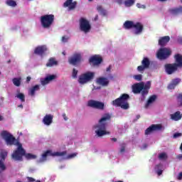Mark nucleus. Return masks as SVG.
Returning a JSON list of instances; mask_svg holds the SVG:
<instances>
[{"label":"nucleus","instance_id":"47","mask_svg":"<svg viewBox=\"0 0 182 182\" xmlns=\"http://www.w3.org/2000/svg\"><path fill=\"white\" fill-rule=\"evenodd\" d=\"M73 157H76V154H71L68 156V159H73Z\"/></svg>","mask_w":182,"mask_h":182},{"label":"nucleus","instance_id":"22","mask_svg":"<svg viewBox=\"0 0 182 182\" xmlns=\"http://www.w3.org/2000/svg\"><path fill=\"white\" fill-rule=\"evenodd\" d=\"M170 42V36H166L164 37H161L159 40V45L160 46H166L168 43Z\"/></svg>","mask_w":182,"mask_h":182},{"label":"nucleus","instance_id":"57","mask_svg":"<svg viewBox=\"0 0 182 182\" xmlns=\"http://www.w3.org/2000/svg\"><path fill=\"white\" fill-rule=\"evenodd\" d=\"M111 140H112V141H114V142L117 141V138H112Z\"/></svg>","mask_w":182,"mask_h":182},{"label":"nucleus","instance_id":"38","mask_svg":"<svg viewBox=\"0 0 182 182\" xmlns=\"http://www.w3.org/2000/svg\"><path fill=\"white\" fill-rule=\"evenodd\" d=\"M0 170H1V171H5L6 170V166L1 160H0Z\"/></svg>","mask_w":182,"mask_h":182},{"label":"nucleus","instance_id":"10","mask_svg":"<svg viewBox=\"0 0 182 182\" xmlns=\"http://www.w3.org/2000/svg\"><path fill=\"white\" fill-rule=\"evenodd\" d=\"M80 29L82 32L85 33H87L90 32V29H92V26H90V23L85 18H81L80 19Z\"/></svg>","mask_w":182,"mask_h":182},{"label":"nucleus","instance_id":"41","mask_svg":"<svg viewBox=\"0 0 182 182\" xmlns=\"http://www.w3.org/2000/svg\"><path fill=\"white\" fill-rule=\"evenodd\" d=\"M73 0H67L65 3H64V6L65 8H68V6H69V5H70V4H72Z\"/></svg>","mask_w":182,"mask_h":182},{"label":"nucleus","instance_id":"45","mask_svg":"<svg viewBox=\"0 0 182 182\" xmlns=\"http://www.w3.org/2000/svg\"><path fill=\"white\" fill-rule=\"evenodd\" d=\"M6 156H8V153L7 152L1 153V159H2V160H5V159L6 158Z\"/></svg>","mask_w":182,"mask_h":182},{"label":"nucleus","instance_id":"40","mask_svg":"<svg viewBox=\"0 0 182 182\" xmlns=\"http://www.w3.org/2000/svg\"><path fill=\"white\" fill-rule=\"evenodd\" d=\"M125 151H126V144H122L121 145V149H120L119 152H120V153H124Z\"/></svg>","mask_w":182,"mask_h":182},{"label":"nucleus","instance_id":"53","mask_svg":"<svg viewBox=\"0 0 182 182\" xmlns=\"http://www.w3.org/2000/svg\"><path fill=\"white\" fill-rule=\"evenodd\" d=\"M176 159H178V160H182V154H178V155L176 156Z\"/></svg>","mask_w":182,"mask_h":182},{"label":"nucleus","instance_id":"63","mask_svg":"<svg viewBox=\"0 0 182 182\" xmlns=\"http://www.w3.org/2000/svg\"><path fill=\"white\" fill-rule=\"evenodd\" d=\"M157 168H159L160 167V165H156V166Z\"/></svg>","mask_w":182,"mask_h":182},{"label":"nucleus","instance_id":"28","mask_svg":"<svg viewBox=\"0 0 182 182\" xmlns=\"http://www.w3.org/2000/svg\"><path fill=\"white\" fill-rule=\"evenodd\" d=\"M171 14L173 15H178V14H182V6H179L178 8L171 9L170 10Z\"/></svg>","mask_w":182,"mask_h":182},{"label":"nucleus","instance_id":"42","mask_svg":"<svg viewBox=\"0 0 182 182\" xmlns=\"http://www.w3.org/2000/svg\"><path fill=\"white\" fill-rule=\"evenodd\" d=\"M73 77L76 78L77 77V70L75 68L73 70Z\"/></svg>","mask_w":182,"mask_h":182},{"label":"nucleus","instance_id":"7","mask_svg":"<svg viewBox=\"0 0 182 182\" xmlns=\"http://www.w3.org/2000/svg\"><path fill=\"white\" fill-rule=\"evenodd\" d=\"M40 22H41V26L44 29H49L55 22V15L46 14L44 16H41L40 18Z\"/></svg>","mask_w":182,"mask_h":182},{"label":"nucleus","instance_id":"9","mask_svg":"<svg viewBox=\"0 0 182 182\" xmlns=\"http://www.w3.org/2000/svg\"><path fill=\"white\" fill-rule=\"evenodd\" d=\"M171 49L168 48H162L159 50L156 53V56L159 60H166L171 56Z\"/></svg>","mask_w":182,"mask_h":182},{"label":"nucleus","instance_id":"64","mask_svg":"<svg viewBox=\"0 0 182 182\" xmlns=\"http://www.w3.org/2000/svg\"><path fill=\"white\" fill-rule=\"evenodd\" d=\"M11 62V60H9L8 61H7V63H9Z\"/></svg>","mask_w":182,"mask_h":182},{"label":"nucleus","instance_id":"2","mask_svg":"<svg viewBox=\"0 0 182 182\" xmlns=\"http://www.w3.org/2000/svg\"><path fill=\"white\" fill-rule=\"evenodd\" d=\"M26 157L27 160H35L36 156L32 154H26V151L22 147V144H19L18 147L11 154L12 159L16 161H22L23 160V157Z\"/></svg>","mask_w":182,"mask_h":182},{"label":"nucleus","instance_id":"13","mask_svg":"<svg viewBox=\"0 0 182 182\" xmlns=\"http://www.w3.org/2000/svg\"><path fill=\"white\" fill-rule=\"evenodd\" d=\"M102 62H103V58L99 55H95L89 58V63L91 66H99Z\"/></svg>","mask_w":182,"mask_h":182},{"label":"nucleus","instance_id":"8","mask_svg":"<svg viewBox=\"0 0 182 182\" xmlns=\"http://www.w3.org/2000/svg\"><path fill=\"white\" fill-rule=\"evenodd\" d=\"M93 79H95V73L88 71L79 76L78 83L80 85H85V83H89Z\"/></svg>","mask_w":182,"mask_h":182},{"label":"nucleus","instance_id":"62","mask_svg":"<svg viewBox=\"0 0 182 182\" xmlns=\"http://www.w3.org/2000/svg\"><path fill=\"white\" fill-rule=\"evenodd\" d=\"M159 2H166L167 0H158Z\"/></svg>","mask_w":182,"mask_h":182},{"label":"nucleus","instance_id":"5","mask_svg":"<svg viewBox=\"0 0 182 182\" xmlns=\"http://www.w3.org/2000/svg\"><path fill=\"white\" fill-rule=\"evenodd\" d=\"M130 99V96L128 94H122L119 98L112 101V105L115 107H121L124 110H127L130 106L127 102Z\"/></svg>","mask_w":182,"mask_h":182},{"label":"nucleus","instance_id":"30","mask_svg":"<svg viewBox=\"0 0 182 182\" xmlns=\"http://www.w3.org/2000/svg\"><path fill=\"white\" fill-rule=\"evenodd\" d=\"M97 11H98L100 14V15H102V16H106L107 15V11L102 6H97Z\"/></svg>","mask_w":182,"mask_h":182},{"label":"nucleus","instance_id":"12","mask_svg":"<svg viewBox=\"0 0 182 182\" xmlns=\"http://www.w3.org/2000/svg\"><path fill=\"white\" fill-rule=\"evenodd\" d=\"M68 62L70 65H73V66H76L77 63H80L82 62V54L80 53H75L68 59Z\"/></svg>","mask_w":182,"mask_h":182},{"label":"nucleus","instance_id":"58","mask_svg":"<svg viewBox=\"0 0 182 182\" xmlns=\"http://www.w3.org/2000/svg\"><path fill=\"white\" fill-rule=\"evenodd\" d=\"M99 19V16L98 15H96L94 20L95 21H97Z\"/></svg>","mask_w":182,"mask_h":182},{"label":"nucleus","instance_id":"25","mask_svg":"<svg viewBox=\"0 0 182 182\" xmlns=\"http://www.w3.org/2000/svg\"><path fill=\"white\" fill-rule=\"evenodd\" d=\"M134 22L132 21H126L123 24L124 29H133Z\"/></svg>","mask_w":182,"mask_h":182},{"label":"nucleus","instance_id":"27","mask_svg":"<svg viewBox=\"0 0 182 182\" xmlns=\"http://www.w3.org/2000/svg\"><path fill=\"white\" fill-rule=\"evenodd\" d=\"M156 99H157V95H154L151 97H149V98L148 99L146 105H145V109H147V107H149V106H150V105H151V103H154V102H156Z\"/></svg>","mask_w":182,"mask_h":182},{"label":"nucleus","instance_id":"17","mask_svg":"<svg viewBox=\"0 0 182 182\" xmlns=\"http://www.w3.org/2000/svg\"><path fill=\"white\" fill-rule=\"evenodd\" d=\"M48 156H66V151L55 152L54 154H52V151L48 150L42 154L43 160H46V157H48Z\"/></svg>","mask_w":182,"mask_h":182},{"label":"nucleus","instance_id":"43","mask_svg":"<svg viewBox=\"0 0 182 182\" xmlns=\"http://www.w3.org/2000/svg\"><path fill=\"white\" fill-rule=\"evenodd\" d=\"M136 6L137 8H139V9H146V6L145 5H143V4H141L140 3H137L136 4Z\"/></svg>","mask_w":182,"mask_h":182},{"label":"nucleus","instance_id":"61","mask_svg":"<svg viewBox=\"0 0 182 182\" xmlns=\"http://www.w3.org/2000/svg\"><path fill=\"white\" fill-rule=\"evenodd\" d=\"M18 107H21V109H23V105H22V104H21V105H18Z\"/></svg>","mask_w":182,"mask_h":182},{"label":"nucleus","instance_id":"56","mask_svg":"<svg viewBox=\"0 0 182 182\" xmlns=\"http://www.w3.org/2000/svg\"><path fill=\"white\" fill-rule=\"evenodd\" d=\"M112 69V66H109L107 68V72H110V70Z\"/></svg>","mask_w":182,"mask_h":182},{"label":"nucleus","instance_id":"60","mask_svg":"<svg viewBox=\"0 0 182 182\" xmlns=\"http://www.w3.org/2000/svg\"><path fill=\"white\" fill-rule=\"evenodd\" d=\"M139 119H140V114L136 115V120H139Z\"/></svg>","mask_w":182,"mask_h":182},{"label":"nucleus","instance_id":"36","mask_svg":"<svg viewBox=\"0 0 182 182\" xmlns=\"http://www.w3.org/2000/svg\"><path fill=\"white\" fill-rule=\"evenodd\" d=\"M16 97H18V99L21 100V102H25V95H23V93L20 92L16 95Z\"/></svg>","mask_w":182,"mask_h":182},{"label":"nucleus","instance_id":"19","mask_svg":"<svg viewBox=\"0 0 182 182\" xmlns=\"http://www.w3.org/2000/svg\"><path fill=\"white\" fill-rule=\"evenodd\" d=\"M133 28H135V35H140V33H141V32H143V30L144 29V26L140 22H136V23H134Z\"/></svg>","mask_w":182,"mask_h":182},{"label":"nucleus","instance_id":"37","mask_svg":"<svg viewBox=\"0 0 182 182\" xmlns=\"http://www.w3.org/2000/svg\"><path fill=\"white\" fill-rule=\"evenodd\" d=\"M159 160H167V154L161 153L159 155Z\"/></svg>","mask_w":182,"mask_h":182},{"label":"nucleus","instance_id":"34","mask_svg":"<svg viewBox=\"0 0 182 182\" xmlns=\"http://www.w3.org/2000/svg\"><path fill=\"white\" fill-rule=\"evenodd\" d=\"M13 83L14 86L19 87L21 86V78H14L13 79Z\"/></svg>","mask_w":182,"mask_h":182},{"label":"nucleus","instance_id":"23","mask_svg":"<svg viewBox=\"0 0 182 182\" xmlns=\"http://www.w3.org/2000/svg\"><path fill=\"white\" fill-rule=\"evenodd\" d=\"M97 82L98 85H101V86H107L109 85V80L106 77H101L97 80Z\"/></svg>","mask_w":182,"mask_h":182},{"label":"nucleus","instance_id":"59","mask_svg":"<svg viewBox=\"0 0 182 182\" xmlns=\"http://www.w3.org/2000/svg\"><path fill=\"white\" fill-rule=\"evenodd\" d=\"M4 120V116L0 115V122H2Z\"/></svg>","mask_w":182,"mask_h":182},{"label":"nucleus","instance_id":"4","mask_svg":"<svg viewBox=\"0 0 182 182\" xmlns=\"http://www.w3.org/2000/svg\"><path fill=\"white\" fill-rule=\"evenodd\" d=\"M174 59L176 63L164 65L165 72L167 75H173L178 70V68H182V55L177 53L174 55Z\"/></svg>","mask_w":182,"mask_h":182},{"label":"nucleus","instance_id":"20","mask_svg":"<svg viewBox=\"0 0 182 182\" xmlns=\"http://www.w3.org/2000/svg\"><path fill=\"white\" fill-rule=\"evenodd\" d=\"M52 122H53V115L52 114H46L43 119V123H44L46 126H50Z\"/></svg>","mask_w":182,"mask_h":182},{"label":"nucleus","instance_id":"46","mask_svg":"<svg viewBox=\"0 0 182 182\" xmlns=\"http://www.w3.org/2000/svg\"><path fill=\"white\" fill-rule=\"evenodd\" d=\"M182 134L181 133H175L173 134V139H177V137H181Z\"/></svg>","mask_w":182,"mask_h":182},{"label":"nucleus","instance_id":"26","mask_svg":"<svg viewBox=\"0 0 182 182\" xmlns=\"http://www.w3.org/2000/svg\"><path fill=\"white\" fill-rule=\"evenodd\" d=\"M47 68H52L53 66H58V61L55 58H50L46 63Z\"/></svg>","mask_w":182,"mask_h":182},{"label":"nucleus","instance_id":"18","mask_svg":"<svg viewBox=\"0 0 182 182\" xmlns=\"http://www.w3.org/2000/svg\"><path fill=\"white\" fill-rule=\"evenodd\" d=\"M55 79H56V75H50L47 76L45 78H41V83L42 86H45L46 85H48V83H50V82H52V80H55Z\"/></svg>","mask_w":182,"mask_h":182},{"label":"nucleus","instance_id":"54","mask_svg":"<svg viewBox=\"0 0 182 182\" xmlns=\"http://www.w3.org/2000/svg\"><path fill=\"white\" fill-rule=\"evenodd\" d=\"M31 79H32L30 76L26 77V83H29L31 82Z\"/></svg>","mask_w":182,"mask_h":182},{"label":"nucleus","instance_id":"15","mask_svg":"<svg viewBox=\"0 0 182 182\" xmlns=\"http://www.w3.org/2000/svg\"><path fill=\"white\" fill-rule=\"evenodd\" d=\"M163 129L161 124H152L145 130V134L149 135L153 132H159Z\"/></svg>","mask_w":182,"mask_h":182},{"label":"nucleus","instance_id":"39","mask_svg":"<svg viewBox=\"0 0 182 182\" xmlns=\"http://www.w3.org/2000/svg\"><path fill=\"white\" fill-rule=\"evenodd\" d=\"M76 5H77V2L76 1H71V4H69L70 9H75L76 8Z\"/></svg>","mask_w":182,"mask_h":182},{"label":"nucleus","instance_id":"48","mask_svg":"<svg viewBox=\"0 0 182 182\" xmlns=\"http://www.w3.org/2000/svg\"><path fill=\"white\" fill-rule=\"evenodd\" d=\"M68 39H69V38H66V36H63L61 41H62V42L66 43V42H68Z\"/></svg>","mask_w":182,"mask_h":182},{"label":"nucleus","instance_id":"35","mask_svg":"<svg viewBox=\"0 0 182 182\" xmlns=\"http://www.w3.org/2000/svg\"><path fill=\"white\" fill-rule=\"evenodd\" d=\"M133 77L135 80H137V82H141L143 80V75H141V74L134 75Z\"/></svg>","mask_w":182,"mask_h":182},{"label":"nucleus","instance_id":"31","mask_svg":"<svg viewBox=\"0 0 182 182\" xmlns=\"http://www.w3.org/2000/svg\"><path fill=\"white\" fill-rule=\"evenodd\" d=\"M39 89H40L39 85H36L35 86L32 87L30 89L31 96H35V92H37V90H39Z\"/></svg>","mask_w":182,"mask_h":182},{"label":"nucleus","instance_id":"55","mask_svg":"<svg viewBox=\"0 0 182 182\" xmlns=\"http://www.w3.org/2000/svg\"><path fill=\"white\" fill-rule=\"evenodd\" d=\"M63 117L64 120H68V117H66V114H63Z\"/></svg>","mask_w":182,"mask_h":182},{"label":"nucleus","instance_id":"49","mask_svg":"<svg viewBox=\"0 0 182 182\" xmlns=\"http://www.w3.org/2000/svg\"><path fill=\"white\" fill-rule=\"evenodd\" d=\"M27 179H28V181H29V182H33V181H35V178H32V177L28 176V177H27Z\"/></svg>","mask_w":182,"mask_h":182},{"label":"nucleus","instance_id":"29","mask_svg":"<svg viewBox=\"0 0 182 182\" xmlns=\"http://www.w3.org/2000/svg\"><path fill=\"white\" fill-rule=\"evenodd\" d=\"M135 3L136 0H125L124 1V5L126 6V8H130L131 6H133Z\"/></svg>","mask_w":182,"mask_h":182},{"label":"nucleus","instance_id":"6","mask_svg":"<svg viewBox=\"0 0 182 182\" xmlns=\"http://www.w3.org/2000/svg\"><path fill=\"white\" fill-rule=\"evenodd\" d=\"M1 136L5 140L7 146H18L19 147V144H22L8 131L1 132Z\"/></svg>","mask_w":182,"mask_h":182},{"label":"nucleus","instance_id":"3","mask_svg":"<svg viewBox=\"0 0 182 182\" xmlns=\"http://www.w3.org/2000/svg\"><path fill=\"white\" fill-rule=\"evenodd\" d=\"M151 87V82L148 81L146 84L144 82H138L132 85V92L135 95L141 93L143 100L146 99V96L149 95V90Z\"/></svg>","mask_w":182,"mask_h":182},{"label":"nucleus","instance_id":"21","mask_svg":"<svg viewBox=\"0 0 182 182\" xmlns=\"http://www.w3.org/2000/svg\"><path fill=\"white\" fill-rule=\"evenodd\" d=\"M181 82V80L180 78H175L173 79L171 82V83L168 85V89L169 90H173V89H176V86L178 85Z\"/></svg>","mask_w":182,"mask_h":182},{"label":"nucleus","instance_id":"11","mask_svg":"<svg viewBox=\"0 0 182 182\" xmlns=\"http://www.w3.org/2000/svg\"><path fill=\"white\" fill-rule=\"evenodd\" d=\"M87 106H89V107H92V109H97L98 110H105V103L100 101L90 100L87 102Z\"/></svg>","mask_w":182,"mask_h":182},{"label":"nucleus","instance_id":"50","mask_svg":"<svg viewBox=\"0 0 182 182\" xmlns=\"http://www.w3.org/2000/svg\"><path fill=\"white\" fill-rule=\"evenodd\" d=\"M177 42H178V43H179V45H182V37H179L177 39Z\"/></svg>","mask_w":182,"mask_h":182},{"label":"nucleus","instance_id":"44","mask_svg":"<svg viewBox=\"0 0 182 182\" xmlns=\"http://www.w3.org/2000/svg\"><path fill=\"white\" fill-rule=\"evenodd\" d=\"M124 1L125 0H114L118 5H123V4H124Z\"/></svg>","mask_w":182,"mask_h":182},{"label":"nucleus","instance_id":"1","mask_svg":"<svg viewBox=\"0 0 182 182\" xmlns=\"http://www.w3.org/2000/svg\"><path fill=\"white\" fill-rule=\"evenodd\" d=\"M112 119V115L109 113L104 114L99 120L98 124L93 126L95 134L98 137H102L106 134H110V132L107 131V123Z\"/></svg>","mask_w":182,"mask_h":182},{"label":"nucleus","instance_id":"14","mask_svg":"<svg viewBox=\"0 0 182 182\" xmlns=\"http://www.w3.org/2000/svg\"><path fill=\"white\" fill-rule=\"evenodd\" d=\"M149 68H150V59L147 57H144L141 60V65L137 67V70L141 73L144 72L146 69H149Z\"/></svg>","mask_w":182,"mask_h":182},{"label":"nucleus","instance_id":"16","mask_svg":"<svg viewBox=\"0 0 182 182\" xmlns=\"http://www.w3.org/2000/svg\"><path fill=\"white\" fill-rule=\"evenodd\" d=\"M47 50L48 47H46V46H38L35 48L34 54L38 55V56H43Z\"/></svg>","mask_w":182,"mask_h":182},{"label":"nucleus","instance_id":"24","mask_svg":"<svg viewBox=\"0 0 182 182\" xmlns=\"http://www.w3.org/2000/svg\"><path fill=\"white\" fill-rule=\"evenodd\" d=\"M182 114L179 111L171 114V119L172 120H175V122H178V120H181Z\"/></svg>","mask_w":182,"mask_h":182},{"label":"nucleus","instance_id":"32","mask_svg":"<svg viewBox=\"0 0 182 182\" xmlns=\"http://www.w3.org/2000/svg\"><path fill=\"white\" fill-rule=\"evenodd\" d=\"M176 102H177L178 106L182 107V92L176 95Z\"/></svg>","mask_w":182,"mask_h":182},{"label":"nucleus","instance_id":"52","mask_svg":"<svg viewBox=\"0 0 182 182\" xmlns=\"http://www.w3.org/2000/svg\"><path fill=\"white\" fill-rule=\"evenodd\" d=\"M158 176H161L163 174V170H159L157 171Z\"/></svg>","mask_w":182,"mask_h":182},{"label":"nucleus","instance_id":"51","mask_svg":"<svg viewBox=\"0 0 182 182\" xmlns=\"http://www.w3.org/2000/svg\"><path fill=\"white\" fill-rule=\"evenodd\" d=\"M178 180H182V172H180L178 175Z\"/></svg>","mask_w":182,"mask_h":182},{"label":"nucleus","instance_id":"33","mask_svg":"<svg viewBox=\"0 0 182 182\" xmlns=\"http://www.w3.org/2000/svg\"><path fill=\"white\" fill-rule=\"evenodd\" d=\"M6 5H8V6H12L13 8H15V6H16V1H15L14 0H7L6 1Z\"/></svg>","mask_w":182,"mask_h":182}]
</instances>
